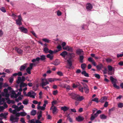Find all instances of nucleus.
I'll list each match as a JSON object with an SVG mask.
<instances>
[{"label": "nucleus", "instance_id": "9", "mask_svg": "<svg viewBox=\"0 0 123 123\" xmlns=\"http://www.w3.org/2000/svg\"><path fill=\"white\" fill-rule=\"evenodd\" d=\"M117 80L115 79L114 80H113V81H111L112 84L113 85V86L115 88H117V89H118L120 88V87L119 86H117L116 84V81Z\"/></svg>", "mask_w": 123, "mask_h": 123}, {"label": "nucleus", "instance_id": "11", "mask_svg": "<svg viewBox=\"0 0 123 123\" xmlns=\"http://www.w3.org/2000/svg\"><path fill=\"white\" fill-rule=\"evenodd\" d=\"M72 58L70 57L69 59L67 60V62H68V63L69 64V66L68 68L70 69L71 68V66L72 65V62L71 61V59Z\"/></svg>", "mask_w": 123, "mask_h": 123}, {"label": "nucleus", "instance_id": "46", "mask_svg": "<svg viewBox=\"0 0 123 123\" xmlns=\"http://www.w3.org/2000/svg\"><path fill=\"white\" fill-rule=\"evenodd\" d=\"M118 107L122 108L123 107V104L122 103H119L118 104Z\"/></svg>", "mask_w": 123, "mask_h": 123}, {"label": "nucleus", "instance_id": "30", "mask_svg": "<svg viewBox=\"0 0 123 123\" xmlns=\"http://www.w3.org/2000/svg\"><path fill=\"white\" fill-rule=\"evenodd\" d=\"M100 117L101 119H105L107 117L105 115L102 114L100 115Z\"/></svg>", "mask_w": 123, "mask_h": 123}, {"label": "nucleus", "instance_id": "40", "mask_svg": "<svg viewBox=\"0 0 123 123\" xmlns=\"http://www.w3.org/2000/svg\"><path fill=\"white\" fill-rule=\"evenodd\" d=\"M9 80V82L11 83H12L13 80V76H11V77L10 78Z\"/></svg>", "mask_w": 123, "mask_h": 123}, {"label": "nucleus", "instance_id": "13", "mask_svg": "<svg viewBox=\"0 0 123 123\" xmlns=\"http://www.w3.org/2000/svg\"><path fill=\"white\" fill-rule=\"evenodd\" d=\"M27 64H25L23 65H22L19 68V70L21 71H24L27 67Z\"/></svg>", "mask_w": 123, "mask_h": 123}, {"label": "nucleus", "instance_id": "16", "mask_svg": "<svg viewBox=\"0 0 123 123\" xmlns=\"http://www.w3.org/2000/svg\"><path fill=\"white\" fill-rule=\"evenodd\" d=\"M15 49L19 54H21L23 53V51L17 47H16Z\"/></svg>", "mask_w": 123, "mask_h": 123}, {"label": "nucleus", "instance_id": "25", "mask_svg": "<svg viewBox=\"0 0 123 123\" xmlns=\"http://www.w3.org/2000/svg\"><path fill=\"white\" fill-rule=\"evenodd\" d=\"M84 90L85 91V92L86 93H88V92L89 89L88 86L86 85L85 86H84Z\"/></svg>", "mask_w": 123, "mask_h": 123}, {"label": "nucleus", "instance_id": "21", "mask_svg": "<svg viewBox=\"0 0 123 123\" xmlns=\"http://www.w3.org/2000/svg\"><path fill=\"white\" fill-rule=\"evenodd\" d=\"M107 99V98L106 97H102L99 100L101 103H103Z\"/></svg>", "mask_w": 123, "mask_h": 123}, {"label": "nucleus", "instance_id": "17", "mask_svg": "<svg viewBox=\"0 0 123 123\" xmlns=\"http://www.w3.org/2000/svg\"><path fill=\"white\" fill-rule=\"evenodd\" d=\"M57 109L56 108V107L55 106H52L50 109V110H51L52 111V112L53 114H54L55 112L56 111Z\"/></svg>", "mask_w": 123, "mask_h": 123}, {"label": "nucleus", "instance_id": "62", "mask_svg": "<svg viewBox=\"0 0 123 123\" xmlns=\"http://www.w3.org/2000/svg\"><path fill=\"white\" fill-rule=\"evenodd\" d=\"M123 56V54H117V57H121Z\"/></svg>", "mask_w": 123, "mask_h": 123}, {"label": "nucleus", "instance_id": "31", "mask_svg": "<svg viewBox=\"0 0 123 123\" xmlns=\"http://www.w3.org/2000/svg\"><path fill=\"white\" fill-rule=\"evenodd\" d=\"M69 55L70 57L72 58H74L75 57V54L73 53H69Z\"/></svg>", "mask_w": 123, "mask_h": 123}, {"label": "nucleus", "instance_id": "44", "mask_svg": "<svg viewBox=\"0 0 123 123\" xmlns=\"http://www.w3.org/2000/svg\"><path fill=\"white\" fill-rule=\"evenodd\" d=\"M94 75L96 78L98 79L100 78V76L98 74H95Z\"/></svg>", "mask_w": 123, "mask_h": 123}, {"label": "nucleus", "instance_id": "2", "mask_svg": "<svg viewBox=\"0 0 123 123\" xmlns=\"http://www.w3.org/2000/svg\"><path fill=\"white\" fill-rule=\"evenodd\" d=\"M18 18L15 20L16 24L17 25L20 26L22 25V21L23 20L21 15L18 16Z\"/></svg>", "mask_w": 123, "mask_h": 123}, {"label": "nucleus", "instance_id": "61", "mask_svg": "<svg viewBox=\"0 0 123 123\" xmlns=\"http://www.w3.org/2000/svg\"><path fill=\"white\" fill-rule=\"evenodd\" d=\"M20 121L23 123H26L25 122V121L24 119V118H21Z\"/></svg>", "mask_w": 123, "mask_h": 123}, {"label": "nucleus", "instance_id": "52", "mask_svg": "<svg viewBox=\"0 0 123 123\" xmlns=\"http://www.w3.org/2000/svg\"><path fill=\"white\" fill-rule=\"evenodd\" d=\"M28 122H30V123H36L34 121V119H32L31 120H29Z\"/></svg>", "mask_w": 123, "mask_h": 123}, {"label": "nucleus", "instance_id": "49", "mask_svg": "<svg viewBox=\"0 0 123 123\" xmlns=\"http://www.w3.org/2000/svg\"><path fill=\"white\" fill-rule=\"evenodd\" d=\"M6 100H7V102L9 104H10L11 103V100H10L9 98H6Z\"/></svg>", "mask_w": 123, "mask_h": 123}, {"label": "nucleus", "instance_id": "35", "mask_svg": "<svg viewBox=\"0 0 123 123\" xmlns=\"http://www.w3.org/2000/svg\"><path fill=\"white\" fill-rule=\"evenodd\" d=\"M49 49L47 47H45L44 48L43 51L45 53H47L48 52Z\"/></svg>", "mask_w": 123, "mask_h": 123}, {"label": "nucleus", "instance_id": "29", "mask_svg": "<svg viewBox=\"0 0 123 123\" xmlns=\"http://www.w3.org/2000/svg\"><path fill=\"white\" fill-rule=\"evenodd\" d=\"M21 78L20 77H18V80L16 82L18 84H19L20 82L22 81Z\"/></svg>", "mask_w": 123, "mask_h": 123}, {"label": "nucleus", "instance_id": "63", "mask_svg": "<svg viewBox=\"0 0 123 123\" xmlns=\"http://www.w3.org/2000/svg\"><path fill=\"white\" fill-rule=\"evenodd\" d=\"M12 16L14 18V19H15L17 16V15H15L14 13H12Z\"/></svg>", "mask_w": 123, "mask_h": 123}, {"label": "nucleus", "instance_id": "54", "mask_svg": "<svg viewBox=\"0 0 123 123\" xmlns=\"http://www.w3.org/2000/svg\"><path fill=\"white\" fill-rule=\"evenodd\" d=\"M47 119H48L51 120L52 119V117L49 115H48Z\"/></svg>", "mask_w": 123, "mask_h": 123}, {"label": "nucleus", "instance_id": "20", "mask_svg": "<svg viewBox=\"0 0 123 123\" xmlns=\"http://www.w3.org/2000/svg\"><path fill=\"white\" fill-rule=\"evenodd\" d=\"M69 109V108L67 106H64L62 107L61 108V110L65 112L68 110Z\"/></svg>", "mask_w": 123, "mask_h": 123}, {"label": "nucleus", "instance_id": "53", "mask_svg": "<svg viewBox=\"0 0 123 123\" xmlns=\"http://www.w3.org/2000/svg\"><path fill=\"white\" fill-rule=\"evenodd\" d=\"M57 48L58 49V50H59V51L61 50L62 49V48L61 46L60 45H59L57 46Z\"/></svg>", "mask_w": 123, "mask_h": 123}, {"label": "nucleus", "instance_id": "57", "mask_svg": "<svg viewBox=\"0 0 123 123\" xmlns=\"http://www.w3.org/2000/svg\"><path fill=\"white\" fill-rule=\"evenodd\" d=\"M9 96L10 95L8 93H5V96L6 97V98H9Z\"/></svg>", "mask_w": 123, "mask_h": 123}, {"label": "nucleus", "instance_id": "51", "mask_svg": "<svg viewBox=\"0 0 123 123\" xmlns=\"http://www.w3.org/2000/svg\"><path fill=\"white\" fill-rule=\"evenodd\" d=\"M5 100H6V98H2L1 99H0V103L2 102H4Z\"/></svg>", "mask_w": 123, "mask_h": 123}, {"label": "nucleus", "instance_id": "34", "mask_svg": "<svg viewBox=\"0 0 123 123\" xmlns=\"http://www.w3.org/2000/svg\"><path fill=\"white\" fill-rule=\"evenodd\" d=\"M45 57V55H44L41 56V57L40 58V60L42 61L45 60L46 59Z\"/></svg>", "mask_w": 123, "mask_h": 123}, {"label": "nucleus", "instance_id": "27", "mask_svg": "<svg viewBox=\"0 0 123 123\" xmlns=\"http://www.w3.org/2000/svg\"><path fill=\"white\" fill-rule=\"evenodd\" d=\"M36 113V110L33 109L31 111V114L32 116H35Z\"/></svg>", "mask_w": 123, "mask_h": 123}, {"label": "nucleus", "instance_id": "10", "mask_svg": "<svg viewBox=\"0 0 123 123\" xmlns=\"http://www.w3.org/2000/svg\"><path fill=\"white\" fill-rule=\"evenodd\" d=\"M84 99V97L83 96H80L79 95H78L76 100L77 101H81Z\"/></svg>", "mask_w": 123, "mask_h": 123}, {"label": "nucleus", "instance_id": "58", "mask_svg": "<svg viewBox=\"0 0 123 123\" xmlns=\"http://www.w3.org/2000/svg\"><path fill=\"white\" fill-rule=\"evenodd\" d=\"M31 95V92H28L26 95V96L30 97Z\"/></svg>", "mask_w": 123, "mask_h": 123}, {"label": "nucleus", "instance_id": "24", "mask_svg": "<svg viewBox=\"0 0 123 123\" xmlns=\"http://www.w3.org/2000/svg\"><path fill=\"white\" fill-rule=\"evenodd\" d=\"M27 86V85L25 83L23 82H21L20 84V88H22L25 86Z\"/></svg>", "mask_w": 123, "mask_h": 123}, {"label": "nucleus", "instance_id": "28", "mask_svg": "<svg viewBox=\"0 0 123 123\" xmlns=\"http://www.w3.org/2000/svg\"><path fill=\"white\" fill-rule=\"evenodd\" d=\"M67 50L71 52H72L73 51V49L72 47L68 46L67 47Z\"/></svg>", "mask_w": 123, "mask_h": 123}, {"label": "nucleus", "instance_id": "19", "mask_svg": "<svg viewBox=\"0 0 123 123\" xmlns=\"http://www.w3.org/2000/svg\"><path fill=\"white\" fill-rule=\"evenodd\" d=\"M76 120L78 122H80L83 120L84 119V118L83 117L79 116L78 117L76 118Z\"/></svg>", "mask_w": 123, "mask_h": 123}, {"label": "nucleus", "instance_id": "6", "mask_svg": "<svg viewBox=\"0 0 123 123\" xmlns=\"http://www.w3.org/2000/svg\"><path fill=\"white\" fill-rule=\"evenodd\" d=\"M68 95L71 97V98L72 99L76 100L78 94H77L74 93H68Z\"/></svg>", "mask_w": 123, "mask_h": 123}, {"label": "nucleus", "instance_id": "50", "mask_svg": "<svg viewBox=\"0 0 123 123\" xmlns=\"http://www.w3.org/2000/svg\"><path fill=\"white\" fill-rule=\"evenodd\" d=\"M108 67L109 71L112 70V68L111 66L110 65H109L108 66Z\"/></svg>", "mask_w": 123, "mask_h": 123}, {"label": "nucleus", "instance_id": "64", "mask_svg": "<svg viewBox=\"0 0 123 123\" xmlns=\"http://www.w3.org/2000/svg\"><path fill=\"white\" fill-rule=\"evenodd\" d=\"M66 43L65 42H63L62 44V47H64L66 46Z\"/></svg>", "mask_w": 123, "mask_h": 123}, {"label": "nucleus", "instance_id": "8", "mask_svg": "<svg viewBox=\"0 0 123 123\" xmlns=\"http://www.w3.org/2000/svg\"><path fill=\"white\" fill-rule=\"evenodd\" d=\"M18 28L22 32L26 33L28 32L27 29L23 27H19Z\"/></svg>", "mask_w": 123, "mask_h": 123}, {"label": "nucleus", "instance_id": "59", "mask_svg": "<svg viewBox=\"0 0 123 123\" xmlns=\"http://www.w3.org/2000/svg\"><path fill=\"white\" fill-rule=\"evenodd\" d=\"M108 102L106 101L105 103L104 106L105 107H106L108 106Z\"/></svg>", "mask_w": 123, "mask_h": 123}, {"label": "nucleus", "instance_id": "60", "mask_svg": "<svg viewBox=\"0 0 123 123\" xmlns=\"http://www.w3.org/2000/svg\"><path fill=\"white\" fill-rule=\"evenodd\" d=\"M57 14L58 16H60L61 15L62 13L59 11H58L57 12Z\"/></svg>", "mask_w": 123, "mask_h": 123}, {"label": "nucleus", "instance_id": "55", "mask_svg": "<svg viewBox=\"0 0 123 123\" xmlns=\"http://www.w3.org/2000/svg\"><path fill=\"white\" fill-rule=\"evenodd\" d=\"M58 93V91L57 90H56L54 91H53V94L54 95H56Z\"/></svg>", "mask_w": 123, "mask_h": 123}, {"label": "nucleus", "instance_id": "23", "mask_svg": "<svg viewBox=\"0 0 123 123\" xmlns=\"http://www.w3.org/2000/svg\"><path fill=\"white\" fill-rule=\"evenodd\" d=\"M81 74L83 75L84 76L86 77H89V75L88 73H86V71H82L81 72Z\"/></svg>", "mask_w": 123, "mask_h": 123}, {"label": "nucleus", "instance_id": "26", "mask_svg": "<svg viewBox=\"0 0 123 123\" xmlns=\"http://www.w3.org/2000/svg\"><path fill=\"white\" fill-rule=\"evenodd\" d=\"M55 79L51 78H48L47 79V80L49 82H53L55 80Z\"/></svg>", "mask_w": 123, "mask_h": 123}, {"label": "nucleus", "instance_id": "39", "mask_svg": "<svg viewBox=\"0 0 123 123\" xmlns=\"http://www.w3.org/2000/svg\"><path fill=\"white\" fill-rule=\"evenodd\" d=\"M92 101L93 102H95L97 103L98 102V99L97 98H94L92 100Z\"/></svg>", "mask_w": 123, "mask_h": 123}, {"label": "nucleus", "instance_id": "15", "mask_svg": "<svg viewBox=\"0 0 123 123\" xmlns=\"http://www.w3.org/2000/svg\"><path fill=\"white\" fill-rule=\"evenodd\" d=\"M96 67L98 70H100L102 68H103V66L102 63H100L96 66Z\"/></svg>", "mask_w": 123, "mask_h": 123}, {"label": "nucleus", "instance_id": "48", "mask_svg": "<svg viewBox=\"0 0 123 123\" xmlns=\"http://www.w3.org/2000/svg\"><path fill=\"white\" fill-rule=\"evenodd\" d=\"M57 73L58 75L60 76H62L63 75V74L62 73L61 71L58 72Z\"/></svg>", "mask_w": 123, "mask_h": 123}, {"label": "nucleus", "instance_id": "42", "mask_svg": "<svg viewBox=\"0 0 123 123\" xmlns=\"http://www.w3.org/2000/svg\"><path fill=\"white\" fill-rule=\"evenodd\" d=\"M28 100L25 99L23 102V103L24 105H27L28 103Z\"/></svg>", "mask_w": 123, "mask_h": 123}, {"label": "nucleus", "instance_id": "12", "mask_svg": "<svg viewBox=\"0 0 123 123\" xmlns=\"http://www.w3.org/2000/svg\"><path fill=\"white\" fill-rule=\"evenodd\" d=\"M88 61L91 62L93 64V65L94 66H96V62H95L94 61L93 59L91 57H90L88 59Z\"/></svg>", "mask_w": 123, "mask_h": 123}, {"label": "nucleus", "instance_id": "7", "mask_svg": "<svg viewBox=\"0 0 123 123\" xmlns=\"http://www.w3.org/2000/svg\"><path fill=\"white\" fill-rule=\"evenodd\" d=\"M42 82L41 85L42 87L44 86H45L49 84V82L46 79H42Z\"/></svg>", "mask_w": 123, "mask_h": 123}, {"label": "nucleus", "instance_id": "37", "mask_svg": "<svg viewBox=\"0 0 123 123\" xmlns=\"http://www.w3.org/2000/svg\"><path fill=\"white\" fill-rule=\"evenodd\" d=\"M37 108L38 110H41L43 111L45 110V108H44L43 106H38Z\"/></svg>", "mask_w": 123, "mask_h": 123}, {"label": "nucleus", "instance_id": "36", "mask_svg": "<svg viewBox=\"0 0 123 123\" xmlns=\"http://www.w3.org/2000/svg\"><path fill=\"white\" fill-rule=\"evenodd\" d=\"M20 113V116L22 117L25 116L27 115V113L25 112H22Z\"/></svg>", "mask_w": 123, "mask_h": 123}, {"label": "nucleus", "instance_id": "45", "mask_svg": "<svg viewBox=\"0 0 123 123\" xmlns=\"http://www.w3.org/2000/svg\"><path fill=\"white\" fill-rule=\"evenodd\" d=\"M96 118L93 115V114H92L91 115V116L90 117V119L92 121L94 120V119Z\"/></svg>", "mask_w": 123, "mask_h": 123}, {"label": "nucleus", "instance_id": "3", "mask_svg": "<svg viewBox=\"0 0 123 123\" xmlns=\"http://www.w3.org/2000/svg\"><path fill=\"white\" fill-rule=\"evenodd\" d=\"M33 65V63H31L29 67H28L26 69L27 73L29 74H31V70L32 68Z\"/></svg>", "mask_w": 123, "mask_h": 123}, {"label": "nucleus", "instance_id": "47", "mask_svg": "<svg viewBox=\"0 0 123 123\" xmlns=\"http://www.w3.org/2000/svg\"><path fill=\"white\" fill-rule=\"evenodd\" d=\"M106 62L108 63H110L111 62L112 60L109 58H107L106 59Z\"/></svg>", "mask_w": 123, "mask_h": 123}, {"label": "nucleus", "instance_id": "14", "mask_svg": "<svg viewBox=\"0 0 123 123\" xmlns=\"http://www.w3.org/2000/svg\"><path fill=\"white\" fill-rule=\"evenodd\" d=\"M68 52L66 51H64L60 54V55L63 58H65L66 56L67 55Z\"/></svg>", "mask_w": 123, "mask_h": 123}, {"label": "nucleus", "instance_id": "41", "mask_svg": "<svg viewBox=\"0 0 123 123\" xmlns=\"http://www.w3.org/2000/svg\"><path fill=\"white\" fill-rule=\"evenodd\" d=\"M0 10L3 12H6L5 8L4 7H2L0 8Z\"/></svg>", "mask_w": 123, "mask_h": 123}, {"label": "nucleus", "instance_id": "22", "mask_svg": "<svg viewBox=\"0 0 123 123\" xmlns=\"http://www.w3.org/2000/svg\"><path fill=\"white\" fill-rule=\"evenodd\" d=\"M84 58V56L82 55H80L79 56V62L81 63H82L83 62V60Z\"/></svg>", "mask_w": 123, "mask_h": 123}, {"label": "nucleus", "instance_id": "32", "mask_svg": "<svg viewBox=\"0 0 123 123\" xmlns=\"http://www.w3.org/2000/svg\"><path fill=\"white\" fill-rule=\"evenodd\" d=\"M86 66V65L85 63L82 64L81 65V67L83 69H85Z\"/></svg>", "mask_w": 123, "mask_h": 123}, {"label": "nucleus", "instance_id": "4", "mask_svg": "<svg viewBox=\"0 0 123 123\" xmlns=\"http://www.w3.org/2000/svg\"><path fill=\"white\" fill-rule=\"evenodd\" d=\"M76 53L77 55H80L83 54L84 52L82 49H78L76 50Z\"/></svg>", "mask_w": 123, "mask_h": 123}, {"label": "nucleus", "instance_id": "5", "mask_svg": "<svg viewBox=\"0 0 123 123\" xmlns=\"http://www.w3.org/2000/svg\"><path fill=\"white\" fill-rule=\"evenodd\" d=\"M42 112L41 111H40L39 112V114L37 116L38 119L36 121V123H42L39 120L41 117H42Z\"/></svg>", "mask_w": 123, "mask_h": 123}, {"label": "nucleus", "instance_id": "33", "mask_svg": "<svg viewBox=\"0 0 123 123\" xmlns=\"http://www.w3.org/2000/svg\"><path fill=\"white\" fill-rule=\"evenodd\" d=\"M48 58H49L50 60H52L53 59V56L51 55L50 54H48L46 56Z\"/></svg>", "mask_w": 123, "mask_h": 123}, {"label": "nucleus", "instance_id": "38", "mask_svg": "<svg viewBox=\"0 0 123 123\" xmlns=\"http://www.w3.org/2000/svg\"><path fill=\"white\" fill-rule=\"evenodd\" d=\"M42 40L45 42L47 43H49L50 41V40L49 39H47L46 38H44L42 39Z\"/></svg>", "mask_w": 123, "mask_h": 123}, {"label": "nucleus", "instance_id": "43", "mask_svg": "<svg viewBox=\"0 0 123 123\" xmlns=\"http://www.w3.org/2000/svg\"><path fill=\"white\" fill-rule=\"evenodd\" d=\"M57 102L56 100H54L52 102V106H54V105L57 104Z\"/></svg>", "mask_w": 123, "mask_h": 123}, {"label": "nucleus", "instance_id": "18", "mask_svg": "<svg viewBox=\"0 0 123 123\" xmlns=\"http://www.w3.org/2000/svg\"><path fill=\"white\" fill-rule=\"evenodd\" d=\"M92 8V6L91 4L90 3H88L86 6V8L87 9L90 10Z\"/></svg>", "mask_w": 123, "mask_h": 123}, {"label": "nucleus", "instance_id": "56", "mask_svg": "<svg viewBox=\"0 0 123 123\" xmlns=\"http://www.w3.org/2000/svg\"><path fill=\"white\" fill-rule=\"evenodd\" d=\"M18 96L17 94H15L14 95H12L11 96V97L12 98L13 97L15 98H16Z\"/></svg>", "mask_w": 123, "mask_h": 123}, {"label": "nucleus", "instance_id": "1", "mask_svg": "<svg viewBox=\"0 0 123 123\" xmlns=\"http://www.w3.org/2000/svg\"><path fill=\"white\" fill-rule=\"evenodd\" d=\"M16 117H14V116L11 115L10 117V120L12 122V123H17L18 122L19 118L17 117H19L20 115V113H17L15 114Z\"/></svg>", "mask_w": 123, "mask_h": 123}]
</instances>
